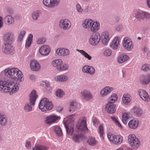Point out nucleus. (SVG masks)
<instances>
[{"mask_svg":"<svg viewBox=\"0 0 150 150\" xmlns=\"http://www.w3.org/2000/svg\"><path fill=\"white\" fill-rule=\"evenodd\" d=\"M76 130L77 133H74L71 137L74 142L79 143L82 142L83 139L85 138L83 133L87 132L88 129L86 126V118L82 117H81L76 125Z\"/></svg>","mask_w":150,"mask_h":150,"instance_id":"nucleus-1","label":"nucleus"},{"mask_svg":"<svg viewBox=\"0 0 150 150\" xmlns=\"http://www.w3.org/2000/svg\"><path fill=\"white\" fill-rule=\"evenodd\" d=\"M0 87L3 92H8L10 95L16 93L19 89V85L9 80L2 81L0 80Z\"/></svg>","mask_w":150,"mask_h":150,"instance_id":"nucleus-2","label":"nucleus"},{"mask_svg":"<svg viewBox=\"0 0 150 150\" xmlns=\"http://www.w3.org/2000/svg\"><path fill=\"white\" fill-rule=\"evenodd\" d=\"M5 76L16 81H22L23 79L22 72L16 68H8L4 71Z\"/></svg>","mask_w":150,"mask_h":150,"instance_id":"nucleus-3","label":"nucleus"},{"mask_svg":"<svg viewBox=\"0 0 150 150\" xmlns=\"http://www.w3.org/2000/svg\"><path fill=\"white\" fill-rule=\"evenodd\" d=\"M53 107L52 103L46 98H43L40 101L39 108L42 112H46L51 110Z\"/></svg>","mask_w":150,"mask_h":150,"instance_id":"nucleus-4","label":"nucleus"},{"mask_svg":"<svg viewBox=\"0 0 150 150\" xmlns=\"http://www.w3.org/2000/svg\"><path fill=\"white\" fill-rule=\"evenodd\" d=\"M74 115H72L68 117L67 120L64 123L67 133L69 135H71L74 132Z\"/></svg>","mask_w":150,"mask_h":150,"instance_id":"nucleus-5","label":"nucleus"},{"mask_svg":"<svg viewBox=\"0 0 150 150\" xmlns=\"http://www.w3.org/2000/svg\"><path fill=\"white\" fill-rule=\"evenodd\" d=\"M38 97L36 91L33 90L32 91L30 95L29 101L30 103H27L25 105L24 108L27 112H29L32 110V105L35 104L36 100Z\"/></svg>","mask_w":150,"mask_h":150,"instance_id":"nucleus-6","label":"nucleus"},{"mask_svg":"<svg viewBox=\"0 0 150 150\" xmlns=\"http://www.w3.org/2000/svg\"><path fill=\"white\" fill-rule=\"evenodd\" d=\"M127 141L129 146L134 149H137L140 146V141L133 134H130L128 135Z\"/></svg>","mask_w":150,"mask_h":150,"instance_id":"nucleus-7","label":"nucleus"},{"mask_svg":"<svg viewBox=\"0 0 150 150\" xmlns=\"http://www.w3.org/2000/svg\"><path fill=\"white\" fill-rule=\"evenodd\" d=\"M133 16L138 20H144L146 19H148L150 18V13L141 11H135Z\"/></svg>","mask_w":150,"mask_h":150,"instance_id":"nucleus-8","label":"nucleus"},{"mask_svg":"<svg viewBox=\"0 0 150 150\" xmlns=\"http://www.w3.org/2000/svg\"><path fill=\"white\" fill-rule=\"evenodd\" d=\"M60 0H43L44 6L49 8H53L57 6L59 4Z\"/></svg>","mask_w":150,"mask_h":150,"instance_id":"nucleus-9","label":"nucleus"},{"mask_svg":"<svg viewBox=\"0 0 150 150\" xmlns=\"http://www.w3.org/2000/svg\"><path fill=\"white\" fill-rule=\"evenodd\" d=\"M122 45L124 48L128 50H132L133 47V42L129 37H126L124 38L122 41Z\"/></svg>","mask_w":150,"mask_h":150,"instance_id":"nucleus-10","label":"nucleus"},{"mask_svg":"<svg viewBox=\"0 0 150 150\" xmlns=\"http://www.w3.org/2000/svg\"><path fill=\"white\" fill-rule=\"evenodd\" d=\"M100 39V34L96 33L92 35L89 39L90 43L93 45H96L98 44Z\"/></svg>","mask_w":150,"mask_h":150,"instance_id":"nucleus-11","label":"nucleus"},{"mask_svg":"<svg viewBox=\"0 0 150 150\" xmlns=\"http://www.w3.org/2000/svg\"><path fill=\"white\" fill-rule=\"evenodd\" d=\"M82 71L84 73L92 75L95 74V69L92 66L86 65L82 67Z\"/></svg>","mask_w":150,"mask_h":150,"instance_id":"nucleus-12","label":"nucleus"},{"mask_svg":"<svg viewBox=\"0 0 150 150\" xmlns=\"http://www.w3.org/2000/svg\"><path fill=\"white\" fill-rule=\"evenodd\" d=\"M59 25L60 27L64 30L69 29L71 26V23L67 19H62L59 21Z\"/></svg>","mask_w":150,"mask_h":150,"instance_id":"nucleus-13","label":"nucleus"},{"mask_svg":"<svg viewBox=\"0 0 150 150\" xmlns=\"http://www.w3.org/2000/svg\"><path fill=\"white\" fill-rule=\"evenodd\" d=\"M59 118V117L52 115L46 116L44 122L45 123L50 125L56 122Z\"/></svg>","mask_w":150,"mask_h":150,"instance_id":"nucleus-14","label":"nucleus"},{"mask_svg":"<svg viewBox=\"0 0 150 150\" xmlns=\"http://www.w3.org/2000/svg\"><path fill=\"white\" fill-rule=\"evenodd\" d=\"M30 67L31 70L35 71H39L41 68L40 64L35 60H32L30 62Z\"/></svg>","mask_w":150,"mask_h":150,"instance_id":"nucleus-15","label":"nucleus"},{"mask_svg":"<svg viewBox=\"0 0 150 150\" xmlns=\"http://www.w3.org/2000/svg\"><path fill=\"white\" fill-rule=\"evenodd\" d=\"M138 94L140 98L144 101L147 102L150 100V96L145 91L140 90L138 91Z\"/></svg>","mask_w":150,"mask_h":150,"instance_id":"nucleus-16","label":"nucleus"},{"mask_svg":"<svg viewBox=\"0 0 150 150\" xmlns=\"http://www.w3.org/2000/svg\"><path fill=\"white\" fill-rule=\"evenodd\" d=\"M50 52V49L49 46L45 45L41 46L39 50L40 54L44 56H46L48 55Z\"/></svg>","mask_w":150,"mask_h":150,"instance_id":"nucleus-17","label":"nucleus"},{"mask_svg":"<svg viewBox=\"0 0 150 150\" xmlns=\"http://www.w3.org/2000/svg\"><path fill=\"white\" fill-rule=\"evenodd\" d=\"M113 88L109 86H106L103 88L100 91V96L104 97L107 96L113 90Z\"/></svg>","mask_w":150,"mask_h":150,"instance_id":"nucleus-18","label":"nucleus"},{"mask_svg":"<svg viewBox=\"0 0 150 150\" xmlns=\"http://www.w3.org/2000/svg\"><path fill=\"white\" fill-rule=\"evenodd\" d=\"M81 95L83 99L86 100H91L93 97L90 91L87 90H84L82 91Z\"/></svg>","mask_w":150,"mask_h":150,"instance_id":"nucleus-19","label":"nucleus"},{"mask_svg":"<svg viewBox=\"0 0 150 150\" xmlns=\"http://www.w3.org/2000/svg\"><path fill=\"white\" fill-rule=\"evenodd\" d=\"M105 109L107 112L110 114L114 113L116 111L115 105L112 103H109L106 105Z\"/></svg>","mask_w":150,"mask_h":150,"instance_id":"nucleus-20","label":"nucleus"},{"mask_svg":"<svg viewBox=\"0 0 150 150\" xmlns=\"http://www.w3.org/2000/svg\"><path fill=\"white\" fill-rule=\"evenodd\" d=\"M14 36L13 34L11 33H8L5 34L4 37L5 44H11L13 40Z\"/></svg>","mask_w":150,"mask_h":150,"instance_id":"nucleus-21","label":"nucleus"},{"mask_svg":"<svg viewBox=\"0 0 150 150\" xmlns=\"http://www.w3.org/2000/svg\"><path fill=\"white\" fill-rule=\"evenodd\" d=\"M140 83L144 85H147L150 82V73L142 75L140 77Z\"/></svg>","mask_w":150,"mask_h":150,"instance_id":"nucleus-22","label":"nucleus"},{"mask_svg":"<svg viewBox=\"0 0 150 150\" xmlns=\"http://www.w3.org/2000/svg\"><path fill=\"white\" fill-rule=\"evenodd\" d=\"M14 48L12 46L11 44H5L3 46L2 50L6 54L9 53H13L14 51Z\"/></svg>","mask_w":150,"mask_h":150,"instance_id":"nucleus-23","label":"nucleus"},{"mask_svg":"<svg viewBox=\"0 0 150 150\" xmlns=\"http://www.w3.org/2000/svg\"><path fill=\"white\" fill-rule=\"evenodd\" d=\"M120 38L117 36H116L112 41L110 45V46L114 50H116L118 48L120 45Z\"/></svg>","mask_w":150,"mask_h":150,"instance_id":"nucleus-24","label":"nucleus"},{"mask_svg":"<svg viewBox=\"0 0 150 150\" xmlns=\"http://www.w3.org/2000/svg\"><path fill=\"white\" fill-rule=\"evenodd\" d=\"M100 27L99 23L98 21H94L93 20V22L91 23L89 31H90L93 33L95 32L99 29Z\"/></svg>","mask_w":150,"mask_h":150,"instance_id":"nucleus-25","label":"nucleus"},{"mask_svg":"<svg viewBox=\"0 0 150 150\" xmlns=\"http://www.w3.org/2000/svg\"><path fill=\"white\" fill-rule=\"evenodd\" d=\"M139 121L137 119H134L130 120L128 123V126L131 129H135L138 126Z\"/></svg>","mask_w":150,"mask_h":150,"instance_id":"nucleus-26","label":"nucleus"},{"mask_svg":"<svg viewBox=\"0 0 150 150\" xmlns=\"http://www.w3.org/2000/svg\"><path fill=\"white\" fill-rule=\"evenodd\" d=\"M58 55L61 56H65L69 54V51L68 49L65 48H58L56 51Z\"/></svg>","mask_w":150,"mask_h":150,"instance_id":"nucleus-27","label":"nucleus"},{"mask_svg":"<svg viewBox=\"0 0 150 150\" xmlns=\"http://www.w3.org/2000/svg\"><path fill=\"white\" fill-rule=\"evenodd\" d=\"M102 42L103 44H107L110 39L108 32L105 31L103 32L101 35Z\"/></svg>","mask_w":150,"mask_h":150,"instance_id":"nucleus-28","label":"nucleus"},{"mask_svg":"<svg viewBox=\"0 0 150 150\" xmlns=\"http://www.w3.org/2000/svg\"><path fill=\"white\" fill-rule=\"evenodd\" d=\"M93 20L89 19H86L82 23V26L85 28L89 30Z\"/></svg>","mask_w":150,"mask_h":150,"instance_id":"nucleus-29","label":"nucleus"},{"mask_svg":"<svg viewBox=\"0 0 150 150\" xmlns=\"http://www.w3.org/2000/svg\"><path fill=\"white\" fill-rule=\"evenodd\" d=\"M132 117L131 114L129 112H125L122 114V121L125 124H127L128 120Z\"/></svg>","mask_w":150,"mask_h":150,"instance_id":"nucleus-30","label":"nucleus"},{"mask_svg":"<svg viewBox=\"0 0 150 150\" xmlns=\"http://www.w3.org/2000/svg\"><path fill=\"white\" fill-rule=\"evenodd\" d=\"M131 98L130 95L125 94L123 95L122 97L123 102L125 104H128L131 102Z\"/></svg>","mask_w":150,"mask_h":150,"instance_id":"nucleus-31","label":"nucleus"},{"mask_svg":"<svg viewBox=\"0 0 150 150\" xmlns=\"http://www.w3.org/2000/svg\"><path fill=\"white\" fill-rule=\"evenodd\" d=\"M78 103L75 100H72L70 102L69 111L73 112L76 110L77 107Z\"/></svg>","mask_w":150,"mask_h":150,"instance_id":"nucleus-32","label":"nucleus"},{"mask_svg":"<svg viewBox=\"0 0 150 150\" xmlns=\"http://www.w3.org/2000/svg\"><path fill=\"white\" fill-rule=\"evenodd\" d=\"M87 142L89 145L91 146H94L97 143V141L95 137L90 136L87 138Z\"/></svg>","mask_w":150,"mask_h":150,"instance_id":"nucleus-33","label":"nucleus"},{"mask_svg":"<svg viewBox=\"0 0 150 150\" xmlns=\"http://www.w3.org/2000/svg\"><path fill=\"white\" fill-rule=\"evenodd\" d=\"M129 57L126 55H121L118 58L117 62L119 63H122L129 59Z\"/></svg>","mask_w":150,"mask_h":150,"instance_id":"nucleus-34","label":"nucleus"},{"mask_svg":"<svg viewBox=\"0 0 150 150\" xmlns=\"http://www.w3.org/2000/svg\"><path fill=\"white\" fill-rule=\"evenodd\" d=\"M68 77L64 75H59L55 77L54 80L57 81L65 82L67 81Z\"/></svg>","mask_w":150,"mask_h":150,"instance_id":"nucleus-35","label":"nucleus"},{"mask_svg":"<svg viewBox=\"0 0 150 150\" xmlns=\"http://www.w3.org/2000/svg\"><path fill=\"white\" fill-rule=\"evenodd\" d=\"M7 118L4 115L0 114V124L2 125H6L7 122Z\"/></svg>","mask_w":150,"mask_h":150,"instance_id":"nucleus-36","label":"nucleus"},{"mask_svg":"<svg viewBox=\"0 0 150 150\" xmlns=\"http://www.w3.org/2000/svg\"><path fill=\"white\" fill-rule=\"evenodd\" d=\"M76 50L88 60H91V59L92 57L84 50H79V49H76Z\"/></svg>","mask_w":150,"mask_h":150,"instance_id":"nucleus-37","label":"nucleus"},{"mask_svg":"<svg viewBox=\"0 0 150 150\" xmlns=\"http://www.w3.org/2000/svg\"><path fill=\"white\" fill-rule=\"evenodd\" d=\"M5 20L6 23L8 25L13 24L14 23L13 18L11 16H8L5 18Z\"/></svg>","mask_w":150,"mask_h":150,"instance_id":"nucleus-38","label":"nucleus"},{"mask_svg":"<svg viewBox=\"0 0 150 150\" xmlns=\"http://www.w3.org/2000/svg\"><path fill=\"white\" fill-rule=\"evenodd\" d=\"M133 110L134 114L136 116L139 117L141 116L142 113V111L140 108L135 107L133 108Z\"/></svg>","mask_w":150,"mask_h":150,"instance_id":"nucleus-39","label":"nucleus"},{"mask_svg":"<svg viewBox=\"0 0 150 150\" xmlns=\"http://www.w3.org/2000/svg\"><path fill=\"white\" fill-rule=\"evenodd\" d=\"M62 63V60L61 59H59L53 61L52 62V65L54 67L58 68L61 65Z\"/></svg>","mask_w":150,"mask_h":150,"instance_id":"nucleus-40","label":"nucleus"},{"mask_svg":"<svg viewBox=\"0 0 150 150\" xmlns=\"http://www.w3.org/2000/svg\"><path fill=\"white\" fill-rule=\"evenodd\" d=\"M117 96L116 94H112L109 98L108 103H113L117 100Z\"/></svg>","mask_w":150,"mask_h":150,"instance_id":"nucleus-41","label":"nucleus"},{"mask_svg":"<svg viewBox=\"0 0 150 150\" xmlns=\"http://www.w3.org/2000/svg\"><path fill=\"white\" fill-rule=\"evenodd\" d=\"M33 37V35L31 34L29 35L28 38L26 41L25 47L26 48H28L30 46Z\"/></svg>","mask_w":150,"mask_h":150,"instance_id":"nucleus-42","label":"nucleus"},{"mask_svg":"<svg viewBox=\"0 0 150 150\" xmlns=\"http://www.w3.org/2000/svg\"><path fill=\"white\" fill-rule=\"evenodd\" d=\"M40 12L39 11H34L32 13V18L33 20L36 21L40 16Z\"/></svg>","mask_w":150,"mask_h":150,"instance_id":"nucleus-43","label":"nucleus"},{"mask_svg":"<svg viewBox=\"0 0 150 150\" xmlns=\"http://www.w3.org/2000/svg\"><path fill=\"white\" fill-rule=\"evenodd\" d=\"M115 141L114 144H120L123 140V137L121 136L116 135L115 137Z\"/></svg>","mask_w":150,"mask_h":150,"instance_id":"nucleus-44","label":"nucleus"},{"mask_svg":"<svg viewBox=\"0 0 150 150\" xmlns=\"http://www.w3.org/2000/svg\"><path fill=\"white\" fill-rule=\"evenodd\" d=\"M107 137L109 141L114 144L115 139V137L116 136L113 135L111 133H109L108 134Z\"/></svg>","mask_w":150,"mask_h":150,"instance_id":"nucleus-45","label":"nucleus"},{"mask_svg":"<svg viewBox=\"0 0 150 150\" xmlns=\"http://www.w3.org/2000/svg\"><path fill=\"white\" fill-rule=\"evenodd\" d=\"M141 69L144 72L148 71L150 70V65L148 64H144L142 66Z\"/></svg>","mask_w":150,"mask_h":150,"instance_id":"nucleus-46","label":"nucleus"},{"mask_svg":"<svg viewBox=\"0 0 150 150\" xmlns=\"http://www.w3.org/2000/svg\"><path fill=\"white\" fill-rule=\"evenodd\" d=\"M48 149L47 147L42 145L35 146L33 148V150H47Z\"/></svg>","mask_w":150,"mask_h":150,"instance_id":"nucleus-47","label":"nucleus"},{"mask_svg":"<svg viewBox=\"0 0 150 150\" xmlns=\"http://www.w3.org/2000/svg\"><path fill=\"white\" fill-rule=\"evenodd\" d=\"M112 120L115 123L118 127H119L121 129L122 128V126L121 124L118 121L117 118L115 117H111Z\"/></svg>","mask_w":150,"mask_h":150,"instance_id":"nucleus-48","label":"nucleus"},{"mask_svg":"<svg viewBox=\"0 0 150 150\" xmlns=\"http://www.w3.org/2000/svg\"><path fill=\"white\" fill-rule=\"evenodd\" d=\"M54 129L55 132L59 136H61L62 135V132L60 127L57 126L54 127Z\"/></svg>","mask_w":150,"mask_h":150,"instance_id":"nucleus-49","label":"nucleus"},{"mask_svg":"<svg viewBox=\"0 0 150 150\" xmlns=\"http://www.w3.org/2000/svg\"><path fill=\"white\" fill-rule=\"evenodd\" d=\"M103 54L104 56L107 57L110 56L111 55L112 51L109 49H105L104 50Z\"/></svg>","mask_w":150,"mask_h":150,"instance_id":"nucleus-50","label":"nucleus"},{"mask_svg":"<svg viewBox=\"0 0 150 150\" xmlns=\"http://www.w3.org/2000/svg\"><path fill=\"white\" fill-rule=\"evenodd\" d=\"M46 41V39L44 37H40L38 38L36 40V42L38 44H42L44 43Z\"/></svg>","mask_w":150,"mask_h":150,"instance_id":"nucleus-51","label":"nucleus"},{"mask_svg":"<svg viewBox=\"0 0 150 150\" xmlns=\"http://www.w3.org/2000/svg\"><path fill=\"white\" fill-rule=\"evenodd\" d=\"M68 65L67 64H64L62 66H60L59 67L57 68V69L59 71L65 70L68 69Z\"/></svg>","mask_w":150,"mask_h":150,"instance_id":"nucleus-52","label":"nucleus"},{"mask_svg":"<svg viewBox=\"0 0 150 150\" xmlns=\"http://www.w3.org/2000/svg\"><path fill=\"white\" fill-rule=\"evenodd\" d=\"M26 33V32L24 30H22L21 31L19 34L18 36V40L20 41H21L22 40L23 37L25 35Z\"/></svg>","mask_w":150,"mask_h":150,"instance_id":"nucleus-53","label":"nucleus"},{"mask_svg":"<svg viewBox=\"0 0 150 150\" xmlns=\"http://www.w3.org/2000/svg\"><path fill=\"white\" fill-rule=\"evenodd\" d=\"M64 95L62 91L59 89H58L56 91V95L58 97H62Z\"/></svg>","mask_w":150,"mask_h":150,"instance_id":"nucleus-54","label":"nucleus"},{"mask_svg":"<svg viewBox=\"0 0 150 150\" xmlns=\"http://www.w3.org/2000/svg\"><path fill=\"white\" fill-rule=\"evenodd\" d=\"M99 133L100 137H102L104 134L103 128L102 125H100L99 127Z\"/></svg>","mask_w":150,"mask_h":150,"instance_id":"nucleus-55","label":"nucleus"},{"mask_svg":"<svg viewBox=\"0 0 150 150\" xmlns=\"http://www.w3.org/2000/svg\"><path fill=\"white\" fill-rule=\"evenodd\" d=\"M76 6L77 10L78 12H82L83 11V10L79 4H77Z\"/></svg>","mask_w":150,"mask_h":150,"instance_id":"nucleus-56","label":"nucleus"},{"mask_svg":"<svg viewBox=\"0 0 150 150\" xmlns=\"http://www.w3.org/2000/svg\"><path fill=\"white\" fill-rule=\"evenodd\" d=\"M43 83H41V86H43V85H45L48 88L50 86V84L49 82L47 81H42Z\"/></svg>","mask_w":150,"mask_h":150,"instance_id":"nucleus-57","label":"nucleus"},{"mask_svg":"<svg viewBox=\"0 0 150 150\" xmlns=\"http://www.w3.org/2000/svg\"><path fill=\"white\" fill-rule=\"evenodd\" d=\"M31 144L30 141H26L25 144V146L28 149H29L31 147Z\"/></svg>","mask_w":150,"mask_h":150,"instance_id":"nucleus-58","label":"nucleus"},{"mask_svg":"<svg viewBox=\"0 0 150 150\" xmlns=\"http://www.w3.org/2000/svg\"><path fill=\"white\" fill-rule=\"evenodd\" d=\"M93 124L95 126L97 125L99 122L98 120L96 118H93Z\"/></svg>","mask_w":150,"mask_h":150,"instance_id":"nucleus-59","label":"nucleus"},{"mask_svg":"<svg viewBox=\"0 0 150 150\" xmlns=\"http://www.w3.org/2000/svg\"><path fill=\"white\" fill-rule=\"evenodd\" d=\"M146 4L147 7L150 9V0H146Z\"/></svg>","mask_w":150,"mask_h":150,"instance_id":"nucleus-60","label":"nucleus"},{"mask_svg":"<svg viewBox=\"0 0 150 150\" xmlns=\"http://www.w3.org/2000/svg\"><path fill=\"white\" fill-rule=\"evenodd\" d=\"M122 28V26L121 25H118L116 27V30L118 31H120Z\"/></svg>","mask_w":150,"mask_h":150,"instance_id":"nucleus-61","label":"nucleus"},{"mask_svg":"<svg viewBox=\"0 0 150 150\" xmlns=\"http://www.w3.org/2000/svg\"><path fill=\"white\" fill-rule=\"evenodd\" d=\"M30 79L32 80H34L35 79V77L34 75H31L29 76Z\"/></svg>","mask_w":150,"mask_h":150,"instance_id":"nucleus-62","label":"nucleus"},{"mask_svg":"<svg viewBox=\"0 0 150 150\" xmlns=\"http://www.w3.org/2000/svg\"><path fill=\"white\" fill-rule=\"evenodd\" d=\"M57 109L58 112H60L63 110V108L61 106H58L57 108Z\"/></svg>","mask_w":150,"mask_h":150,"instance_id":"nucleus-63","label":"nucleus"},{"mask_svg":"<svg viewBox=\"0 0 150 150\" xmlns=\"http://www.w3.org/2000/svg\"><path fill=\"white\" fill-rule=\"evenodd\" d=\"M3 19V18L2 17H0V28H1L2 26V20Z\"/></svg>","mask_w":150,"mask_h":150,"instance_id":"nucleus-64","label":"nucleus"}]
</instances>
